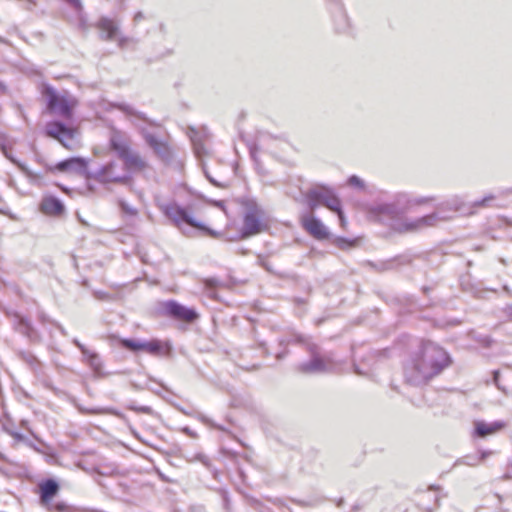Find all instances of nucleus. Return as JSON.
<instances>
[{"label": "nucleus", "instance_id": "nucleus-1", "mask_svg": "<svg viewBox=\"0 0 512 512\" xmlns=\"http://www.w3.org/2000/svg\"><path fill=\"white\" fill-rule=\"evenodd\" d=\"M434 197H414L400 192L387 202H375L369 206V214L382 222H387L397 233H415L434 226L440 219L437 213H431L418 218H410L406 214L414 206L434 201Z\"/></svg>", "mask_w": 512, "mask_h": 512}, {"label": "nucleus", "instance_id": "nucleus-2", "mask_svg": "<svg viewBox=\"0 0 512 512\" xmlns=\"http://www.w3.org/2000/svg\"><path fill=\"white\" fill-rule=\"evenodd\" d=\"M450 364V355L442 347L430 341L423 342L419 351L404 364L405 382L412 386L425 385Z\"/></svg>", "mask_w": 512, "mask_h": 512}, {"label": "nucleus", "instance_id": "nucleus-3", "mask_svg": "<svg viewBox=\"0 0 512 512\" xmlns=\"http://www.w3.org/2000/svg\"><path fill=\"white\" fill-rule=\"evenodd\" d=\"M279 346L286 347L290 343L303 344L310 355V359L301 362L297 366V370L303 374H324L335 372L339 365L334 360L331 353L323 354L320 347L311 342L306 336L292 333L287 337H281L278 340Z\"/></svg>", "mask_w": 512, "mask_h": 512}, {"label": "nucleus", "instance_id": "nucleus-4", "mask_svg": "<svg viewBox=\"0 0 512 512\" xmlns=\"http://www.w3.org/2000/svg\"><path fill=\"white\" fill-rule=\"evenodd\" d=\"M163 214L185 235H190V229L196 228L200 231L205 232L209 236L214 238L219 236V233L208 228L203 223L197 221L189 211L181 207L176 202H170L167 204H162L160 206Z\"/></svg>", "mask_w": 512, "mask_h": 512}, {"label": "nucleus", "instance_id": "nucleus-5", "mask_svg": "<svg viewBox=\"0 0 512 512\" xmlns=\"http://www.w3.org/2000/svg\"><path fill=\"white\" fill-rule=\"evenodd\" d=\"M306 199L312 212H314L320 205H323L329 210L335 212L338 215L340 224L344 226L345 217L342 211L341 201L332 189L326 186H318L308 191Z\"/></svg>", "mask_w": 512, "mask_h": 512}, {"label": "nucleus", "instance_id": "nucleus-6", "mask_svg": "<svg viewBox=\"0 0 512 512\" xmlns=\"http://www.w3.org/2000/svg\"><path fill=\"white\" fill-rule=\"evenodd\" d=\"M88 179H94L95 181L103 184H127L129 183L131 176L121 163L118 161H109L98 170L91 172L88 175Z\"/></svg>", "mask_w": 512, "mask_h": 512}, {"label": "nucleus", "instance_id": "nucleus-7", "mask_svg": "<svg viewBox=\"0 0 512 512\" xmlns=\"http://www.w3.org/2000/svg\"><path fill=\"white\" fill-rule=\"evenodd\" d=\"M43 96L47 102V108L54 114L64 118H71L74 101L59 95L56 90L50 86L45 85L43 88Z\"/></svg>", "mask_w": 512, "mask_h": 512}, {"label": "nucleus", "instance_id": "nucleus-8", "mask_svg": "<svg viewBox=\"0 0 512 512\" xmlns=\"http://www.w3.org/2000/svg\"><path fill=\"white\" fill-rule=\"evenodd\" d=\"M37 162L44 166L45 171L42 172L44 176L49 172L59 171L62 173L76 174L88 178L90 172L87 171L88 161L82 157H71L58 162L56 165L51 166L44 163L40 158Z\"/></svg>", "mask_w": 512, "mask_h": 512}, {"label": "nucleus", "instance_id": "nucleus-9", "mask_svg": "<svg viewBox=\"0 0 512 512\" xmlns=\"http://www.w3.org/2000/svg\"><path fill=\"white\" fill-rule=\"evenodd\" d=\"M262 217L263 211L256 204L248 205L243 218L241 238H248L264 231L266 225Z\"/></svg>", "mask_w": 512, "mask_h": 512}, {"label": "nucleus", "instance_id": "nucleus-10", "mask_svg": "<svg viewBox=\"0 0 512 512\" xmlns=\"http://www.w3.org/2000/svg\"><path fill=\"white\" fill-rule=\"evenodd\" d=\"M495 199L493 194L486 195L480 200H476L471 203H465L464 200L460 196H453L446 200L442 206L460 212L464 215H472L476 210L481 208H486L491 206V202Z\"/></svg>", "mask_w": 512, "mask_h": 512}, {"label": "nucleus", "instance_id": "nucleus-11", "mask_svg": "<svg viewBox=\"0 0 512 512\" xmlns=\"http://www.w3.org/2000/svg\"><path fill=\"white\" fill-rule=\"evenodd\" d=\"M45 131L48 136L57 139L65 148L70 150L75 148V130L65 124L59 121L47 123Z\"/></svg>", "mask_w": 512, "mask_h": 512}, {"label": "nucleus", "instance_id": "nucleus-12", "mask_svg": "<svg viewBox=\"0 0 512 512\" xmlns=\"http://www.w3.org/2000/svg\"><path fill=\"white\" fill-rule=\"evenodd\" d=\"M188 136L192 142L194 153L198 158L207 155L206 142L210 139L211 133L207 126L189 127Z\"/></svg>", "mask_w": 512, "mask_h": 512}, {"label": "nucleus", "instance_id": "nucleus-13", "mask_svg": "<svg viewBox=\"0 0 512 512\" xmlns=\"http://www.w3.org/2000/svg\"><path fill=\"white\" fill-rule=\"evenodd\" d=\"M166 315L188 323L194 322L198 318V313L174 300L167 301L163 304Z\"/></svg>", "mask_w": 512, "mask_h": 512}, {"label": "nucleus", "instance_id": "nucleus-14", "mask_svg": "<svg viewBox=\"0 0 512 512\" xmlns=\"http://www.w3.org/2000/svg\"><path fill=\"white\" fill-rule=\"evenodd\" d=\"M121 345L133 352L143 351L151 355H160L163 352L162 343L159 340L143 341L134 339H122Z\"/></svg>", "mask_w": 512, "mask_h": 512}, {"label": "nucleus", "instance_id": "nucleus-15", "mask_svg": "<svg viewBox=\"0 0 512 512\" xmlns=\"http://www.w3.org/2000/svg\"><path fill=\"white\" fill-rule=\"evenodd\" d=\"M1 150L4 156L21 170V172L26 176L30 184L38 187H42L46 184V181H44V174L41 172H35L31 170L27 165L15 159L12 155L11 148H7L6 145L2 144Z\"/></svg>", "mask_w": 512, "mask_h": 512}, {"label": "nucleus", "instance_id": "nucleus-16", "mask_svg": "<svg viewBox=\"0 0 512 512\" xmlns=\"http://www.w3.org/2000/svg\"><path fill=\"white\" fill-rule=\"evenodd\" d=\"M301 224L303 228L315 239L323 240L328 238L329 232L320 219L316 218L313 212L301 215Z\"/></svg>", "mask_w": 512, "mask_h": 512}, {"label": "nucleus", "instance_id": "nucleus-17", "mask_svg": "<svg viewBox=\"0 0 512 512\" xmlns=\"http://www.w3.org/2000/svg\"><path fill=\"white\" fill-rule=\"evenodd\" d=\"M94 26L99 31V38L103 41H116L120 32L118 21L106 16L100 17Z\"/></svg>", "mask_w": 512, "mask_h": 512}, {"label": "nucleus", "instance_id": "nucleus-18", "mask_svg": "<svg viewBox=\"0 0 512 512\" xmlns=\"http://www.w3.org/2000/svg\"><path fill=\"white\" fill-rule=\"evenodd\" d=\"M141 133L149 145L153 149L155 154L164 162H169L172 158V153L169 146L161 141L155 134L148 132L145 128L139 127Z\"/></svg>", "mask_w": 512, "mask_h": 512}, {"label": "nucleus", "instance_id": "nucleus-19", "mask_svg": "<svg viewBox=\"0 0 512 512\" xmlns=\"http://www.w3.org/2000/svg\"><path fill=\"white\" fill-rule=\"evenodd\" d=\"M39 209L45 215L56 217L63 215L65 212L63 202L53 195L43 196L39 204Z\"/></svg>", "mask_w": 512, "mask_h": 512}, {"label": "nucleus", "instance_id": "nucleus-20", "mask_svg": "<svg viewBox=\"0 0 512 512\" xmlns=\"http://www.w3.org/2000/svg\"><path fill=\"white\" fill-rule=\"evenodd\" d=\"M110 147L120 158L130 150V139L128 135L119 130H113L109 139Z\"/></svg>", "mask_w": 512, "mask_h": 512}, {"label": "nucleus", "instance_id": "nucleus-21", "mask_svg": "<svg viewBox=\"0 0 512 512\" xmlns=\"http://www.w3.org/2000/svg\"><path fill=\"white\" fill-rule=\"evenodd\" d=\"M438 489L439 487L430 486L422 494L418 506L423 512H435L439 508L440 496L435 492Z\"/></svg>", "mask_w": 512, "mask_h": 512}, {"label": "nucleus", "instance_id": "nucleus-22", "mask_svg": "<svg viewBox=\"0 0 512 512\" xmlns=\"http://www.w3.org/2000/svg\"><path fill=\"white\" fill-rule=\"evenodd\" d=\"M410 262H411L410 257H408L406 255H398L391 259L379 261L377 263L371 262V263H369V265L379 272H384V271L396 269L402 265L409 264Z\"/></svg>", "mask_w": 512, "mask_h": 512}, {"label": "nucleus", "instance_id": "nucleus-23", "mask_svg": "<svg viewBox=\"0 0 512 512\" xmlns=\"http://www.w3.org/2000/svg\"><path fill=\"white\" fill-rule=\"evenodd\" d=\"M40 503L42 506L49 504L52 498L56 496L59 491L58 483L53 479H47L40 483Z\"/></svg>", "mask_w": 512, "mask_h": 512}, {"label": "nucleus", "instance_id": "nucleus-24", "mask_svg": "<svg viewBox=\"0 0 512 512\" xmlns=\"http://www.w3.org/2000/svg\"><path fill=\"white\" fill-rule=\"evenodd\" d=\"M120 159L123 161L122 165L128 173L129 171H141L147 167V163L137 153L131 150L127 151Z\"/></svg>", "mask_w": 512, "mask_h": 512}, {"label": "nucleus", "instance_id": "nucleus-25", "mask_svg": "<svg viewBox=\"0 0 512 512\" xmlns=\"http://www.w3.org/2000/svg\"><path fill=\"white\" fill-rule=\"evenodd\" d=\"M83 358L94 372L95 377L103 378L109 375L104 371L103 361L98 353L88 350L87 354H83Z\"/></svg>", "mask_w": 512, "mask_h": 512}, {"label": "nucleus", "instance_id": "nucleus-26", "mask_svg": "<svg viewBox=\"0 0 512 512\" xmlns=\"http://www.w3.org/2000/svg\"><path fill=\"white\" fill-rule=\"evenodd\" d=\"M13 325L18 332L25 335L30 340H35L37 338V333L27 318L19 314H14Z\"/></svg>", "mask_w": 512, "mask_h": 512}, {"label": "nucleus", "instance_id": "nucleus-27", "mask_svg": "<svg viewBox=\"0 0 512 512\" xmlns=\"http://www.w3.org/2000/svg\"><path fill=\"white\" fill-rule=\"evenodd\" d=\"M334 25L339 33H349L352 30L351 21L341 3H339L338 10L334 15Z\"/></svg>", "mask_w": 512, "mask_h": 512}, {"label": "nucleus", "instance_id": "nucleus-28", "mask_svg": "<svg viewBox=\"0 0 512 512\" xmlns=\"http://www.w3.org/2000/svg\"><path fill=\"white\" fill-rule=\"evenodd\" d=\"M504 427V423L496 421L493 423H486L484 421H476L475 422V435L478 437H486L491 435Z\"/></svg>", "mask_w": 512, "mask_h": 512}, {"label": "nucleus", "instance_id": "nucleus-29", "mask_svg": "<svg viewBox=\"0 0 512 512\" xmlns=\"http://www.w3.org/2000/svg\"><path fill=\"white\" fill-rule=\"evenodd\" d=\"M114 107L122 111L124 114H126L129 117H132L135 121L141 120L144 122H147L146 117L143 113L136 111L131 105L125 104V103H118L114 104Z\"/></svg>", "mask_w": 512, "mask_h": 512}, {"label": "nucleus", "instance_id": "nucleus-30", "mask_svg": "<svg viewBox=\"0 0 512 512\" xmlns=\"http://www.w3.org/2000/svg\"><path fill=\"white\" fill-rule=\"evenodd\" d=\"M116 42H117V46L120 48V49H126L130 46L132 47H136L139 40L137 38H134V37H130V36H126V35H123L121 33V31L119 32V35L116 39Z\"/></svg>", "mask_w": 512, "mask_h": 512}, {"label": "nucleus", "instance_id": "nucleus-31", "mask_svg": "<svg viewBox=\"0 0 512 512\" xmlns=\"http://www.w3.org/2000/svg\"><path fill=\"white\" fill-rule=\"evenodd\" d=\"M88 414H111L119 418H123L124 415L114 408H92L84 410Z\"/></svg>", "mask_w": 512, "mask_h": 512}, {"label": "nucleus", "instance_id": "nucleus-32", "mask_svg": "<svg viewBox=\"0 0 512 512\" xmlns=\"http://www.w3.org/2000/svg\"><path fill=\"white\" fill-rule=\"evenodd\" d=\"M20 358L27 363L33 370H36L39 366L38 359L28 351H21L19 353Z\"/></svg>", "mask_w": 512, "mask_h": 512}, {"label": "nucleus", "instance_id": "nucleus-33", "mask_svg": "<svg viewBox=\"0 0 512 512\" xmlns=\"http://www.w3.org/2000/svg\"><path fill=\"white\" fill-rule=\"evenodd\" d=\"M49 512H71L73 507L66 505L64 502L51 503L44 505Z\"/></svg>", "mask_w": 512, "mask_h": 512}, {"label": "nucleus", "instance_id": "nucleus-34", "mask_svg": "<svg viewBox=\"0 0 512 512\" xmlns=\"http://www.w3.org/2000/svg\"><path fill=\"white\" fill-rule=\"evenodd\" d=\"M3 430L11 435L16 441H22L24 439L23 435L13 429L12 424L9 419L2 421Z\"/></svg>", "mask_w": 512, "mask_h": 512}, {"label": "nucleus", "instance_id": "nucleus-35", "mask_svg": "<svg viewBox=\"0 0 512 512\" xmlns=\"http://www.w3.org/2000/svg\"><path fill=\"white\" fill-rule=\"evenodd\" d=\"M118 203H119V207L123 213L130 215V216H136L138 214V210L135 207H133L132 205H130L129 203H127L126 201L119 200Z\"/></svg>", "mask_w": 512, "mask_h": 512}, {"label": "nucleus", "instance_id": "nucleus-36", "mask_svg": "<svg viewBox=\"0 0 512 512\" xmlns=\"http://www.w3.org/2000/svg\"><path fill=\"white\" fill-rule=\"evenodd\" d=\"M347 183H348L349 186L358 188L360 190H364V188H365L364 181L360 177H358L356 175L350 176L348 178V180H347Z\"/></svg>", "mask_w": 512, "mask_h": 512}, {"label": "nucleus", "instance_id": "nucleus-37", "mask_svg": "<svg viewBox=\"0 0 512 512\" xmlns=\"http://www.w3.org/2000/svg\"><path fill=\"white\" fill-rule=\"evenodd\" d=\"M458 462L467 466H477L479 464V458L477 455H466Z\"/></svg>", "mask_w": 512, "mask_h": 512}, {"label": "nucleus", "instance_id": "nucleus-38", "mask_svg": "<svg viewBox=\"0 0 512 512\" xmlns=\"http://www.w3.org/2000/svg\"><path fill=\"white\" fill-rule=\"evenodd\" d=\"M189 461H199L201 462L204 466H206L207 468H209L211 466V461L209 459L208 456H206L205 454L203 453H197L195 454L192 458L189 459Z\"/></svg>", "mask_w": 512, "mask_h": 512}, {"label": "nucleus", "instance_id": "nucleus-39", "mask_svg": "<svg viewBox=\"0 0 512 512\" xmlns=\"http://www.w3.org/2000/svg\"><path fill=\"white\" fill-rule=\"evenodd\" d=\"M476 341L482 344L484 347H489L493 342L492 338L488 335L479 336L476 338Z\"/></svg>", "mask_w": 512, "mask_h": 512}, {"label": "nucleus", "instance_id": "nucleus-40", "mask_svg": "<svg viewBox=\"0 0 512 512\" xmlns=\"http://www.w3.org/2000/svg\"><path fill=\"white\" fill-rule=\"evenodd\" d=\"M68 4H70L78 14L82 12V4L80 0H65Z\"/></svg>", "mask_w": 512, "mask_h": 512}, {"label": "nucleus", "instance_id": "nucleus-41", "mask_svg": "<svg viewBox=\"0 0 512 512\" xmlns=\"http://www.w3.org/2000/svg\"><path fill=\"white\" fill-rule=\"evenodd\" d=\"M93 295L97 300H110L111 299L110 294H108L107 292H104V291H95L93 293Z\"/></svg>", "mask_w": 512, "mask_h": 512}, {"label": "nucleus", "instance_id": "nucleus-42", "mask_svg": "<svg viewBox=\"0 0 512 512\" xmlns=\"http://www.w3.org/2000/svg\"><path fill=\"white\" fill-rule=\"evenodd\" d=\"M129 409H131L133 411H137V412H142L145 414H150L152 411V409L149 406H140V407L129 406Z\"/></svg>", "mask_w": 512, "mask_h": 512}, {"label": "nucleus", "instance_id": "nucleus-43", "mask_svg": "<svg viewBox=\"0 0 512 512\" xmlns=\"http://www.w3.org/2000/svg\"><path fill=\"white\" fill-rule=\"evenodd\" d=\"M73 344L81 351L82 355L88 353V348H86L78 339H73Z\"/></svg>", "mask_w": 512, "mask_h": 512}, {"label": "nucleus", "instance_id": "nucleus-44", "mask_svg": "<svg viewBox=\"0 0 512 512\" xmlns=\"http://www.w3.org/2000/svg\"><path fill=\"white\" fill-rule=\"evenodd\" d=\"M144 18H145V16H144L143 12L138 11V12L135 13V15L133 17V22H134V24H137L138 22H140Z\"/></svg>", "mask_w": 512, "mask_h": 512}, {"label": "nucleus", "instance_id": "nucleus-45", "mask_svg": "<svg viewBox=\"0 0 512 512\" xmlns=\"http://www.w3.org/2000/svg\"><path fill=\"white\" fill-rule=\"evenodd\" d=\"M492 454V451H481L478 456L479 458V464L484 461L488 456Z\"/></svg>", "mask_w": 512, "mask_h": 512}, {"label": "nucleus", "instance_id": "nucleus-46", "mask_svg": "<svg viewBox=\"0 0 512 512\" xmlns=\"http://www.w3.org/2000/svg\"><path fill=\"white\" fill-rule=\"evenodd\" d=\"M204 174H205L206 178L209 180V182H210L211 184H213V185H215V186H217V187H220V186H221V184H220V183H218V182L214 179V177H211V176H210V174H209L205 169H204Z\"/></svg>", "mask_w": 512, "mask_h": 512}, {"label": "nucleus", "instance_id": "nucleus-47", "mask_svg": "<svg viewBox=\"0 0 512 512\" xmlns=\"http://www.w3.org/2000/svg\"><path fill=\"white\" fill-rule=\"evenodd\" d=\"M503 479H505V480L512 479V464L507 467V470H506L505 474L503 475Z\"/></svg>", "mask_w": 512, "mask_h": 512}, {"label": "nucleus", "instance_id": "nucleus-48", "mask_svg": "<svg viewBox=\"0 0 512 512\" xmlns=\"http://www.w3.org/2000/svg\"><path fill=\"white\" fill-rule=\"evenodd\" d=\"M499 376H500L499 371H494V372H493V382H494V384H495L499 389H502V388L500 387V385H499V382H498V381H499Z\"/></svg>", "mask_w": 512, "mask_h": 512}, {"label": "nucleus", "instance_id": "nucleus-49", "mask_svg": "<svg viewBox=\"0 0 512 512\" xmlns=\"http://www.w3.org/2000/svg\"><path fill=\"white\" fill-rule=\"evenodd\" d=\"M214 206L224 209V202L220 200H212L210 201Z\"/></svg>", "mask_w": 512, "mask_h": 512}, {"label": "nucleus", "instance_id": "nucleus-50", "mask_svg": "<svg viewBox=\"0 0 512 512\" xmlns=\"http://www.w3.org/2000/svg\"><path fill=\"white\" fill-rule=\"evenodd\" d=\"M260 265L265 268L267 271H271V268L269 266V263L265 260L260 258Z\"/></svg>", "mask_w": 512, "mask_h": 512}, {"label": "nucleus", "instance_id": "nucleus-51", "mask_svg": "<svg viewBox=\"0 0 512 512\" xmlns=\"http://www.w3.org/2000/svg\"><path fill=\"white\" fill-rule=\"evenodd\" d=\"M505 313L512 320V304H509L505 307Z\"/></svg>", "mask_w": 512, "mask_h": 512}, {"label": "nucleus", "instance_id": "nucleus-52", "mask_svg": "<svg viewBox=\"0 0 512 512\" xmlns=\"http://www.w3.org/2000/svg\"><path fill=\"white\" fill-rule=\"evenodd\" d=\"M355 373L358 374V375H361V376H367L369 375V371H361L360 369H358V367L356 366L355 367Z\"/></svg>", "mask_w": 512, "mask_h": 512}, {"label": "nucleus", "instance_id": "nucleus-53", "mask_svg": "<svg viewBox=\"0 0 512 512\" xmlns=\"http://www.w3.org/2000/svg\"><path fill=\"white\" fill-rule=\"evenodd\" d=\"M286 355H287V351L286 350H284L282 352H277L276 353V358L280 360V359L284 358Z\"/></svg>", "mask_w": 512, "mask_h": 512}, {"label": "nucleus", "instance_id": "nucleus-54", "mask_svg": "<svg viewBox=\"0 0 512 512\" xmlns=\"http://www.w3.org/2000/svg\"><path fill=\"white\" fill-rule=\"evenodd\" d=\"M27 2H28V5L26 6V9L31 10L32 6L35 5V1L34 0H27Z\"/></svg>", "mask_w": 512, "mask_h": 512}, {"label": "nucleus", "instance_id": "nucleus-55", "mask_svg": "<svg viewBox=\"0 0 512 512\" xmlns=\"http://www.w3.org/2000/svg\"><path fill=\"white\" fill-rule=\"evenodd\" d=\"M5 91H6V86L4 85V83L0 82V94L5 93Z\"/></svg>", "mask_w": 512, "mask_h": 512}, {"label": "nucleus", "instance_id": "nucleus-56", "mask_svg": "<svg viewBox=\"0 0 512 512\" xmlns=\"http://www.w3.org/2000/svg\"><path fill=\"white\" fill-rule=\"evenodd\" d=\"M57 328H58V330L61 332V334H63V335H66V334H67V333H66V330H65L61 325H57Z\"/></svg>", "mask_w": 512, "mask_h": 512}, {"label": "nucleus", "instance_id": "nucleus-57", "mask_svg": "<svg viewBox=\"0 0 512 512\" xmlns=\"http://www.w3.org/2000/svg\"><path fill=\"white\" fill-rule=\"evenodd\" d=\"M80 24L81 26H84L85 25V20L83 19L82 16H80Z\"/></svg>", "mask_w": 512, "mask_h": 512}, {"label": "nucleus", "instance_id": "nucleus-58", "mask_svg": "<svg viewBox=\"0 0 512 512\" xmlns=\"http://www.w3.org/2000/svg\"><path fill=\"white\" fill-rule=\"evenodd\" d=\"M26 424H27V422H26L25 420H22V421H21V425H22L23 427H26Z\"/></svg>", "mask_w": 512, "mask_h": 512}, {"label": "nucleus", "instance_id": "nucleus-59", "mask_svg": "<svg viewBox=\"0 0 512 512\" xmlns=\"http://www.w3.org/2000/svg\"><path fill=\"white\" fill-rule=\"evenodd\" d=\"M213 283H214V280H208V281H207V284H208V285H213Z\"/></svg>", "mask_w": 512, "mask_h": 512}, {"label": "nucleus", "instance_id": "nucleus-60", "mask_svg": "<svg viewBox=\"0 0 512 512\" xmlns=\"http://www.w3.org/2000/svg\"><path fill=\"white\" fill-rule=\"evenodd\" d=\"M9 185H10V186H13V185H14L13 180H10Z\"/></svg>", "mask_w": 512, "mask_h": 512}, {"label": "nucleus", "instance_id": "nucleus-61", "mask_svg": "<svg viewBox=\"0 0 512 512\" xmlns=\"http://www.w3.org/2000/svg\"><path fill=\"white\" fill-rule=\"evenodd\" d=\"M0 42L6 43V41H5V40H3L2 38H0Z\"/></svg>", "mask_w": 512, "mask_h": 512}]
</instances>
